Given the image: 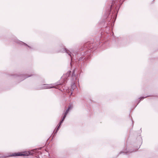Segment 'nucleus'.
Returning a JSON list of instances; mask_svg holds the SVG:
<instances>
[{"label":"nucleus","instance_id":"f257e3e1","mask_svg":"<svg viewBox=\"0 0 158 158\" xmlns=\"http://www.w3.org/2000/svg\"><path fill=\"white\" fill-rule=\"evenodd\" d=\"M62 48L59 50L58 52H63V53H66L67 54L69 55V56L71 58V60H72L73 59V56H74V55L72 53V52H73V50H71V51L68 50L66 48H64V46L63 44H61L60 46Z\"/></svg>","mask_w":158,"mask_h":158},{"label":"nucleus","instance_id":"f03ea898","mask_svg":"<svg viewBox=\"0 0 158 158\" xmlns=\"http://www.w3.org/2000/svg\"><path fill=\"white\" fill-rule=\"evenodd\" d=\"M30 154V153L29 152H25L23 153L21 152H15L13 153L11 155L8 156H2L0 157V158H6L7 157L9 156H28Z\"/></svg>","mask_w":158,"mask_h":158},{"label":"nucleus","instance_id":"7ed1b4c3","mask_svg":"<svg viewBox=\"0 0 158 158\" xmlns=\"http://www.w3.org/2000/svg\"><path fill=\"white\" fill-rule=\"evenodd\" d=\"M31 74H27V75L24 74H22L20 75L19 74H16L15 76V77H17V79L18 80H20V81H21L24 80L26 78L28 77H31L33 75H34V72H32Z\"/></svg>","mask_w":158,"mask_h":158},{"label":"nucleus","instance_id":"20e7f679","mask_svg":"<svg viewBox=\"0 0 158 158\" xmlns=\"http://www.w3.org/2000/svg\"><path fill=\"white\" fill-rule=\"evenodd\" d=\"M53 84H44L41 85L38 88V89H50L52 88H57L59 87L58 86L55 87L53 85Z\"/></svg>","mask_w":158,"mask_h":158},{"label":"nucleus","instance_id":"39448f33","mask_svg":"<svg viewBox=\"0 0 158 158\" xmlns=\"http://www.w3.org/2000/svg\"><path fill=\"white\" fill-rule=\"evenodd\" d=\"M139 148V146H138L136 148H134L133 149H130L128 148H126V151H121L120 152H119L118 155H120L122 153H124L127 154L128 153H131L133 152H135Z\"/></svg>","mask_w":158,"mask_h":158},{"label":"nucleus","instance_id":"423d86ee","mask_svg":"<svg viewBox=\"0 0 158 158\" xmlns=\"http://www.w3.org/2000/svg\"><path fill=\"white\" fill-rule=\"evenodd\" d=\"M65 81L66 80H65L64 81V82H60V81L57 82L55 84H53V85H54L56 87L58 86L59 88H57V89H59L60 90L62 91V88H63V90L64 89L63 87H64L65 85Z\"/></svg>","mask_w":158,"mask_h":158},{"label":"nucleus","instance_id":"0eeeda50","mask_svg":"<svg viewBox=\"0 0 158 158\" xmlns=\"http://www.w3.org/2000/svg\"><path fill=\"white\" fill-rule=\"evenodd\" d=\"M13 41L15 42L16 43H17V44H20V45H23L24 46H27L29 48H31V47L28 46V45H27L26 44L22 42V41H21L19 40H18L17 39V38H15L14 40H13Z\"/></svg>","mask_w":158,"mask_h":158},{"label":"nucleus","instance_id":"6e6552de","mask_svg":"<svg viewBox=\"0 0 158 158\" xmlns=\"http://www.w3.org/2000/svg\"><path fill=\"white\" fill-rule=\"evenodd\" d=\"M114 2H112V4L111 6L109 7V8L108 10L107 11V15H109L110 14V12L111 10H112L114 8H115V6H114Z\"/></svg>","mask_w":158,"mask_h":158},{"label":"nucleus","instance_id":"1a4fd4ad","mask_svg":"<svg viewBox=\"0 0 158 158\" xmlns=\"http://www.w3.org/2000/svg\"><path fill=\"white\" fill-rule=\"evenodd\" d=\"M70 73L71 72L70 71H68L66 74L64 75L62 78L63 79L65 78H66V79H67V78H68V77H69Z\"/></svg>","mask_w":158,"mask_h":158},{"label":"nucleus","instance_id":"9d476101","mask_svg":"<svg viewBox=\"0 0 158 158\" xmlns=\"http://www.w3.org/2000/svg\"><path fill=\"white\" fill-rule=\"evenodd\" d=\"M86 66V64L84 62H83L81 64L79 65V67H80V68L81 69V70L83 69H84L85 66Z\"/></svg>","mask_w":158,"mask_h":158},{"label":"nucleus","instance_id":"9b49d317","mask_svg":"<svg viewBox=\"0 0 158 158\" xmlns=\"http://www.w3.org/2000/svg\"><path fill=\"white\" fill-rule=\"evenodd\" d=\"M76 87V85H75L74 81H73L72 84L71 85V91H72L74 90Z\"/></svg>","mask_w":158,"mask_h":158},{"label":"nucleus","instance_id":"f8f14e48","mask_svg":"<svg viewBox=\"0 0 158 158\" xmlns=\"http://www.w3.org/2000/svg\"><path fill=\"white\" fill-rule=\"evenodd\" d=\"M72 78L73 81H74L76 80V79L77 78V77L76 76L75 74L74 73V71H73L72 73Z\"/></svg>","mask_w":158,"mask_h":158},{"label":"nucleus","instance_id":"ddd939ff","mask_svg":"<svg viewBox=\"0 0 158 158\" xmlns=\"http://www.w3.org/2000/svg\"><path fill=\"white\" fill-rule=\"evenodd\" d=\"M148 96H145V97H140V98H139V99H140V100H139V102H138V103H137V104H138V103H139V102L140 101L142 100L143 99H144V98H146V97H148Z\"/></svg>","mask_w":158,"mask_h":158},{"label":"nucleus","instance_id":"4468645a","mask_svg":"<svg viewBox=\"0 0 158 158\" xmlns=\"http://www.w3.org/2000/svg\"><path fill=\"white\" fill-rule=\"evenodd\" d=\"M119 8H117L116 7V6L115 7V8L114 9V10H113L114 11V13H116V14L117 13V12H118Z\"/></svg>","mask_w":158,"mask_h":158},{"label":"nucleus","instance_id":"2eb2a0df","mask_svg":"<svg viewBox=\"0 0 158 158\" xmlns=\"http://www.w3.org/2000/svg\"><path fill=\"white\" fill-rule=\"evenodd\" d=\"M73 106L72 104H70L68 106L67 109L69 110H70L73 108Z\"/></svg>","mask_w":158,"mask_h":158},{"label":"nucleus","instance_id":"dca6fc26","mask_svg":"<svg viewBox=\"0 0 158 158\" xmlns=\"http://www.w3.org/2000/svg\"><path fill=\"white\" fill-rule=\"evenodd\" d=\"M60 127V126H58L56 129L55 132V131H54L53 133H54V135H55L57 133Z\"/></svg>","mask_w":158,"mask_h":158},{"label":"nucleus","instance_id":"f3484780","mask_svg":"<svg viewBox=\"0 0 158 158\" xmlns=\"http://www.w3.org/2000/svg\"><path fill=\"white\" fill-rule=\"evenodd\" d=\"M85 58H84V57H81L79 58V60H83Z\"/></svg>","mask_w":158,"mask_h":158},{"label":"nucleus","instance_id":"a211bd4d","mask_svg":"<svg viewBox=\"0 0 158 158\" xmlns=\"http://www.w3.org/2000/svg\"><path fill=\"white\" fill-rule=\"evenodd\" d=\"M64 116L63 117V118H62V119L63 120H64L65 118H66V115H64Z\"/></svg>","mask_w":158,"mask_h":158},{"label":"nucleus","instance_id":"6ab92c4d","mask_svg":"<svg viewBox=\"0 0 158 158\" xmlns=\"http://www.w3.org/2000/svg\"><path fill=\"white\" fill-rule=\"evenodd\" d=\"M68 113L66 112L65 111L64 112V114L66 115H67V114H68Z\"/></svg>","mask_w":158,"mask_h":158},{"label":"nucleus","instance_id":"aec40b11","mask_svg":"<svg viewBox=\"0 0 158 158\" xmlns=\"http://www.w3.org/2000/svg\"><path fill=\"white\" fill-rule=\"evenodd\" d=\"M64 120H63L62 119L60 121V123H62Z\"/></svg>","mask_w":158,"mask_h":158},{"label":"nucleus","instance_id":"412c9836","mask_svg":"<svg viewBox=\"0 0 158 158\" xmlns=\"http://www.w3.org/2000/svg\"><path fill=\"white\" fill-rule=\"evenodd\" d=\"M69 110L68 109H67L65 111L66 112L68 113L69 112Z\"/></svg>","mask_w":158,"mask_h":158},{"label":"nucleus","instance_id":"4be33fe9","mask_svg":"<svg viewBox=\"0 0 158 158\" xmlns=\"http://www.w3.org/2000/svg\"><path fill=\"white\" fill-rule=\"evenodd\" d=\"M61 124L62 123H60V122H59V123L58 124V126H60H60Z\"/></svg>","mask_w":158,"mask_h":158},{"label":"nucleus","instance_id":"5701e85b","mask_svg":"<svg viewBox=\"0 0 158 158\" xmlns=\"http://www.w3.org/2000/svg\"><path fill=\"white\" fill-rule=\"evenodd\" d=\"M72 94V93H71V95Z\"/></svg>","mask_w":158,"mask_h":158},{"label":"nucleus","instance_id":"b1692460","mask_svg":"<svg viewBox=\"0 0 158 158\" xmlns=\"http://www.w3.org/2000/svg\"><path fill=\"white\" fill-rule=\"evenodd\" d=\"M70 64L71 65V63H70Z\"/></svg>","mask_w":158,"mask_h":158}]
</instances>
